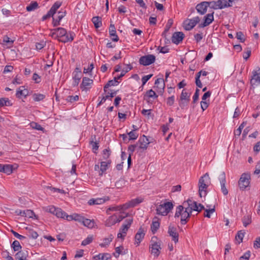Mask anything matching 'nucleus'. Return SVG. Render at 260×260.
I'll use <instances>...</instances> for the list:
<instances>
[{
	"label": "nucleus",
	"instance_id": "nucleus-1",
	"mask_svg": "<svg viewBox=\"0 0 260 260\" xmlns=\"http://www.w3.org/2000/svg\"><path fill=\"white\" fill-rule=\"evenodd\" d=\"M190 205L187 200L184 201L182 205H179L176 208L175 217H181L180 222L182 224H185L191 215L192 209Z\"/></svg>",
	"mask_w": 260,
	"mask_h": 260
},
{
	"label": "nucleus",
	"instance_id": "nucleus-2",
	"mask_svg": "<svg viewBox=\"0 0 260 260\" xmlns=\"http://www.w3.org/2000/svg\"><path fill=\"white\" fill-rule=\"evenodd\" d=\"M50 36L59 42L63 43L72 42L74 40L75 34L73 32H68L67 30L62 27H58L51 30Z\"/></svg>",
	"mask_w": 260,
	"mask_h": 260
},
{
	"label": "nucleus",
	"instance_id": "nucleus-3",
	"mask_svg": "<svg viewBox=\"0 0 260 260\" xmlns=\"http://www.w3.org/2000/svg\"><path fill=\"white\" fill-rule=\"evenodd\" d=\"M211 183L210 178L208 173L202 176L199 181V193L201 198L205 197L207 194V189Z\"/></svg>",
	"mask_w": 260,
	"mask_h": 260
},
{
	"label": "nucleus",
	"instance_id": "nucleus-4",
	"mask_svg": "<svg viewBox=\"0 0 260 260\" xmlns=\"http://www.w3.org/2000/svg\"><path fill=\"white\" fill-rule=\"evenodd\" d=\"M173 205L171 202H166L157 207L156 213L158 215L166 216L173 209Z\"/></svg>",
	"mask_w": 260,
	"mask_h": 260
},
{
	"label": "nucleus",
	"instance_id": "nucleus-5",
	"mask_svg": "<svg viewBox=\"0 0 260 260\" xmlns=\"http://www.w3.org/2000/svg\"><path fill=\"white\" fill-rule=\"evenodd\" d=\"M157 240L156 237H153L151 239V244L150 246L151 253L155 257H157L160 253V250L161 249V242L160 241H155Z\"/></svg>",
	"mask_w": 260,
	"mask_h": 260
},
{
	"label": "nucleus",
	"instance_id": "nucleus-6",
	"mask_svg": "<svg viewBox=\"0 0 260 260\" xmlns=\"http://www.w3.org/2000/svg\"><path fill=\"white\" fill-rule=\"evenodd\" d=\"M209 7L211 8L216 9H222L225 8H228L232 6L230 3H228L226 1L218 0L217 1L208 2Z\"/></svg>",
	"mask_w": 260,
	"mask_h": 260
},
{
	"label": "nucleus",
	"instance_id": "nucleus-7",
	"mask_svg": "<svg viewBox=\"0 0 260 260\" xmlns=\"http://www.w3.org/2000/svg\"><path fill=\"white\" fill-rule=\"evenodd\" d=\"M250 175L248 173H243L238 182V185L241 190H244L250 184Z\"/></svg>",
	"mask_w": 260,
	"mask_h": 260
},
{
	"label": "nucleus",
	"instance_id": "nucleus-8",
	"mask_svg": "<svg viewBox=\"0 0 260 260\" xmlns=\"http://www.w3.org/2000/svg\"><path fill=\"white\" fill-rule=\"evenodd\" d=\"M46 211L55 215L58 218H64V216H66V212L64 211L61 208H56L54 206L47 207Z\"/></svg>",
	"mask_w": 260,
	"mask_h": 260
},
{
	"label": "nucleus",
	"instance_id": "nucleus-9",
	"mask_svg": "<svg viewBox=\"0 0 260 260\" xmlns=\"http://www.w3.org/2000/svg\"><path fill=\"white\" fill-rule=\"evenodd\" d=\"M155 56L152 54H148L143 56L140 58L139 63L144 66H149L154 62Z\"/></svg>",
	"mask_w": 260,
	"mask_h": 260
},
{
	"label": "nucleus",
	"instance_id": "nucleus-10",
	"mask_svg": "<svg viewBox=\"0 0 260 260\" xmlns=\"http://www.w3.org/2000/svg\"><path fill=\"white\" fill-rule=\"evenodd\" d=\"M200 21V19L198 16L186 20L184 22V28L186 30H190L192 29L198 23H199Z\"/></svg>",
	"mask_w": 260,
	"mask_h": 260
},
{
	"label": "nucleus",
	"instance_id": "nucleus-11",
	"mask_svg": "<svg viewBox=\"0 0 260 260\" xmlns=\"http://www.w3.org/2000/svg\"><path fill=\"white\" fill-rule=\"evenodd\" d=\"M220 183L221 190L224 196L228 194V190L225 187L226 177L225 174L224 172H221L218 177Z\"/></svg>",
	"mask_w": 260,
	"mask_h": 260
},
{
	"label": "nucleus",
	"instance_id": "nucleus-12",
	"mask_svg": "<svg viewBox=\"0 0 260 260\" xmlns=\"http://www.w3.org/2000/svg\"><path fill=\"white\" fill-rule=\"evenodd\" d=\"M168 234L172 237V239L175 243L178 242L179 234L177 232L176 228L170 224L168 228Z\"/></svg>",
	"mask_w": 260,
	"mask_h": 260
},
{
	"label": "nucleus",
	"instance_id": "nucleus-13",
	"mask_svg": "<svg viewBox=\"0 0 260 260\" xmlns=\"http://www.w3.org/2000/svg\"><path fill=\"white\" fill-rule=\"evenodd\" d=\"M149 144V140L145 136H143L142 137H141L138 142L136 143V144L138 145L139 150H146Z\"/></svg>",
	"mask_w": 260,
	"mask_h": 260
},
{
	"label": "nucleus",
	"instance_id": "nucleus-14",
	"mask_svg": "<svg viewBox=\"0 0 260 260\" xmlns=\"http://www.w3.org/2000/svg\"><path fill=\"white\" fill-rule=\"evenodd\" d=\"M214 12L212 13H209L204 17V22L199 25V27L202 28L206 27L211 24L214 20Z\"/></svg>",
	"mask_w": 260,
	"mask_h": 260
},
{
	"label": "nucleus",
	"instance_id": "nucleus-15",
	"mask_svg": "<svg viewBox=\"0 0 260 260\" xmlns=\"http://www.w3.org/2000/svg\"><path fill=\"white\" fill-rule=\"evenodd\" d=\"M208 7H209L208 2H203L198 4L196 9L198 13L201 15H204L206 13Z\"/></svg>",
	"mask_w": 260,
	"mask_h": 260
},
{
	"label": "nucleus",
	"instance_id": "nucleus-16",
	"mask_svg": "<svg viewBox=\"0 0 260 260\" xmlns=\"http://www.w3.org/2000/svg\"><path fill=\"white\" fill-rule=\"evenodd\" d=\"M145 235L144 230L142 228H139L138 232L135 235V244L137 246H139L142 240L143 239L144 236Z\"/></svg>",
	"mask_w": 260,
	"mask_h": 260
},
{
	"label": "nucleus",
	"instance_id": "nucleus-17",
	"mask_svg": "<svg viewBox=\"0 0 260 260\" xmlns=\"http://www.w3.org/2000/svg\"><path fill=\"white\" fill-rule=\"evenodd\" d=\"M184 37V35L182 32H175L172 37V41L175 44H178L182 42Z\"/></svg>",
	"mask_w": 260,
	"mask_h": 260
},
{
	"label": "nucleus",
	"instance_id": "nucleus-18",
	"mask_svg": "<svg viewBox=\"0 0 260 260\" xmlns=\"http://www.w3.org/2000/svg\"><path fill=\"white\" fill-rule=\"evenodd\" d=\"M133 219L132 218L126 219L125 220L124 223H123L121 228L119 230L120 232H122L123 234H126V232L128 229L130 228Z\"/></svg>",
	"mask_w": 260,
	"mask_h": 260
},
{
	"label": "nucleus",
	"instance_id": "nucleus-19",
	"mask_svg": "<svg viewBox=\"0 0 260 260\" xmlns=\"http://www.w3.org/2000/svg\"><path fill=\"white\" fill-rule=\"evenodd\" d=\"M109 200V198L108 197H105L102 198L91 199L88 201V204L90 206L94 205H101Z\"/></svg>",
	"mask_w": 260,
	"mask_h": 260
},
{
	"label": "nucleus",
	"instance_id": "nucleus-20",
	"mask_svg": "<svg viewBox=\"0 0 260 260\" xmlns=\"http://www.w3.org/2000/svg\"><path fill=\"white\" fill-rule=\"evenodd\" d=\"M252 76L250 80L252 85H258L260 84V72L257 73L255 71L252 72Z\"/></svg>",
	"mask_w": 260,
	"mask_h": 260
},
{
	"label": "nucleus",
	"instance_id": "nucleus-21",
	"mask_svg": "<svg viewBox=\"0 0 260 260\" xmlns=\"http://www.w3.org/2000/svg\"><path fill=\"white\" fill-rule=\"evenodd\" d=\"M188 202L190 205H191L190 206L192 211L193 210L200 212L202 210L204 209V206L201 204H197L196 202L193 201L190 199H188Z\"/></svg>",
	"mask_w": 260,
	"mask_h": 260
},
{
	"label": "nucleus",
	"instance_id": "nucleus-22",
	"mask_svg": "<svg viewBox=\"0 0 260 260\" xmlns=\"http://www.w3.org/2000/svg\"><path fill=\"white\" fill-rule=\"evenodd\" d=\"M92 84V80L87 77H84L83 78L82 83L80 85V88L83 90L89 89L90 87H88V86H91Z\"/></svg>",
	"mask_w": 260,
	"mask_h": 260
},
{
	"label": "nucleus",
	"instance_id": "nucleus-23",
	"mask_svg": "<svg viewBox=\"0 0 260 260\" xmlns=\"http://www.w3.org/2000/svg\"><path fill=\"white\" fill-rule=\"evenodd\" d=\"M66 11L61 12L59 11L58 13V15L56 18H53V24L54 26H56L60 24V21L66 15Z\"/></svg>",
	"mask_w": 260,
	"mask_h": 260
},
{
	"label": "nucleus",
	"instance_id": "nucleus-24",
	"mask_svg": "<svg viewBox=\"0 0 260 260\" xmlns=\"http://www.w3.org/2000/svg\"><path fill=\"white\" fill-rule=\"evenodd\" d=\"M117 223V215L113 214L110 216L105 221V225L106 226H111Z\"/></svg>",
	"mask_w": 260,
	"mask_h": 260
},
{
	"label": "nucleus",
	"instance_id": "nucleus-25",
	"mask_svg": "<svg viewBox=\"0 0 260 260\" xmlns=\"http://www.w3.org/2000/svg\"><path fill=\"white\" fill-rule=\"evenodd\" d=\"M109 34L112 37L113 41L117 42L119 40V38L116 35L115 27L114 24H111L109 27Z\"/></svg>",
	"mask_w": 260,
	"mask_h": 260
},
{
	"label": "nucleus",
	"instance_id": "nucleus-26",
	"mask_svg": "<svg viewBox=\"0 0 260 260\" xmlns=\"http://www.w3.org/2000/svg\"><path fill=\"white\" fill-rule=\"evenodd\" d=\"M61 3L59 2H55L53 5L51 7L50 10L48 11L49 15H53L56 10L61 6Z\"/></svg>",
	"mask_w": 260,
	"mask_h": 260
},
{
	"label": "nucleus",
	"instance_id": "nucleus-27",
	"mask_svg": "<svg viewBox=\"0 0 260 260\" xmlns=\"http://www.w3.org/2000/svg\"><path fill=\"white\" fill-rule=\"evenodd\" d=\"M27 90L24 88L23 86L20 87L17 91L16 96L20 98L22 96H26L27 95Z\"/></svg>",
	"mask_w": 260,
	"mask_h": 260
},
{
	"label": "nucleus",
	"instance_id": "nucleus-28",
	"mask_svg": "<svg viewBox=\"0 0 260 260\" xmlns=\"http://www.w3.org/2000/svg\"><path fill=\"white\" fill-rule=\"evenodd\" d=\"M111 164V160H108L107 161H102L101 162L100 175H102L103 173L106 171L108 168V165Z\"/></svg>",
	"mask_w": 260,
	"mask_h": 260
},
{
	"label": "nucleus",
	"instance_id": "nucleus-29",
	"mask_svg": "<svg viewBox=\"0 0 260 260\" xmlns=\"http://www.w3.org/2000/svg\"><path fill=\"white\" fill-rule=\"evenodd\" d=\"M85 226L88 228H92L94 225V222L93 220L85 218L84 217V220L82 223Z\"/></svg>",
	"mask_w": 260,
	"mask_h": 260
},
{
	"label": "nucleus",
	"instance_id": "nucleus-30",
	"mask_svg": "<svg viewBox=\"0 0 260 260\" xmlns=\"http://www.w3.org/2000/svg\"><path fill=\"white\" fill-rule=\"evenodd\" d=\"M92 21L96 28H99L102 25V18L99 16L93 17Z\"/></svg>",
	"mask_w": 260,
	"mask_h": 260
},
{
	"label": "nucleus",
	"instance_id": "nucleus-31",
	"mask_svg": "<svg viewBox=\"0 0 260 260\" xmlns=\"http://www.w3.org/2000/svg\"><path fill=\"white\" fill-rule=\"evenodd\" d=\"M38 4L37 2L33 1L26 7V10L28 12L32 11L38 8Z\"/></svg>",
	"mask_w": 260,
	"mask_h": 260
},
{
	"label": "nucleus",
	"instance_id": "nucleus-32",
	"mask_svg": "<svg viewBox=\"0 0 260 260\" xmlns=\"http://www.w3.org/2000/svg\"><path fill=\"white\" fill-rule=\"evenodd\" d=\"M113 236L110 235L108 238H106L104 239L103 243L100 244V246L102 247H105L109 245L110 242L112 241Z\"/></svg>",
	"mask_w": 260,
	"mask_h": 260
},
{
	"label": "nucleus",
	"instance_id": "nucleus-33",
	"mask_svg": "<svg viewBox=\"0 0 260 260\" xmlns=\"http://www.w3.org/2000/svg\"><path fill=\"white\" fill-rule=\"evenodd\" d=\"M245 232L243 231H240L238 232L235 237V239L238 244H240L243 241Z\"/></svg>",
	"mask_w": 260,
	"mask_h": 260
},
{
	"label": "nucleus",
	"instance_id": "nucleus-34",
	"mask_svg": "<svg viewBox=\"0 0 260 260\" xmlns=\"http://www.w3.org/2000/svg\"><path fill=\"white\" fill-rule=\"evenodd\" d=\"M117 80L114 77V80H109L104 87L105 92H106L107 89L111 86H115L117 85Z\"/></svg>",
	"mask_w": 260,
	"mask_h": 260
},
{
	"label": "nucleus",
	"instance_id": "nucleus-35",
	"mask_svg": "<svg viewBox=\"0 0 260 260\" xmlns=\"http://www.w3.org/2000/svg\"><path fill=\"white\" fill-rule=\"evenodd\" d=\"M18 252L15 254L16 259L17 260H26L27 255L22 251Z\"/></svg>",
	"mask_w": 260,
	"mask_h": 260
},
{
	"label": "nucleus",
	"instance_id": "nucleus-36",
	"mask_svg": "<svg viewBox=\"0 0 260 260\" xmlns=\"http://www.w3.org/2000/svg\"><path fill=\"white\" fill-rule=\"evenodd\" d=\"M45 95L41 93H34L32 98L35 102H40L45 98Z\"/></svg>",
	"mask_w": 260,
	"mask_h": 260
},
{
	"label": "nucleus",
	"instance_id": "nucleus-37",
	"mask_svg": "<svg viewBox=\"0 0 260 260\" xmlns=\"http://www.w3.org/2000/svg\"><path fill=\"white\" fill-rule=\"evenodd\" d=\"M242 222H243V225L245 227H246L248 225L250 224L251 222V216L249 215H245L242 218Z\"/></svg>",
	"mask_w": 260,
	"mask_h": 260
},
{
	"label": "nucleus",
	"instance_id": "nucleus-38",
	"mask_svg": "<svg viewBox=\"0 0 260 260\" xmlns=\"http://www.w3.org/2000/svg\"><path fill=\"white\" fill-rule=\"evenodd\" d=\"M160 223L158 221H154V220L152 221V223L151 225V229L152 232L154 234L157 230L159 228Z\"/></svg>",
	"mask_w": 260,
	"mask_h": 260
},
{
	"label": "nucleus",
	"instance_id": "nucleus-39",
	"mask_svg": "<svg viewBox=\"0 0 260 260\" xmlns=\"http://www.w3.org/2000/svg\"><path fill=\"white\" fill-rule=\"evenodd\" d=\"M190 93L186 91L185 89H183L180 97V100L190 101Z\"/></svg>",
	"mask_w": 260,
	"mask_h": 260
},
{
	"label": "nucleus",
	"instance_id": "nucleus-40",
	"mask_svg": "<svg viewBox=\"0 0 260 260\" xmlns=\"http://www.w3.org/2000/svg\"><path fill=\"white\" fill-rule=\"evenodd\" d=\"M3 169V172L8 175L11 174L13 172L12 166L11 165H4Z\"/></svg>",
	"mask_w": 260,
	"mask_h": 260
},
{
	"label": "nucleus",
	"instance_id": "nucleus-41",
	"mask_svg": "<svg viewBox=\"0 0 260 260\" xmlns=\"http://www.w3.org/2000/svg\"><path fill=\"white\" fill-rule=\"evenodd\" d=\"M173 19H169L167 22L166 25L165 30H164V32L162 33V36H164V37H166V32L169 31V30L170 29V28L173 25Z\"/></svg>",
	"mask_w": 260,
	"mask_h": 260
},
{
	"label": "nucleus",
	"instance_id": "nucleus-42",
	"mask_svg": "<svg viewBox=\"0 0 260 260\" xmlns=\"http://www.w3.org/2000/svg\"><path fill=\"white\" fill-rule=\"evenodd\" d=\"M81 74H80V72H78V73H75L74 74L73 76V80H74V85L76 86L77 85L81 79Z\"/></svg>",
	"mask_w": 260,
	"mask_h": 260
},
{
	"label": "nucleus",
	"instance_id": "nucleus-43",
	"mask_svg": "<svg viewBox=\"0 0 260 260\" xmlns=\"http://www.w3.org/2000/svg\"><path fill=\"white\" fill-rule=\"evenodd\" d=\"M11 247L13 248L15 251H19L22 247L20 244V243L17 240H15L11 245Z\"/></svg>",
	"mask_w": 260,
	"mask_h": 260
},
{
	"label": "nucleus",
	"instance_id": "nucleus-44",
	"mask_svg": "<svg viewBox=\"0 0 260 260\" xmlns=\"http://www.w3.org/2000/svg\"><path fill=\"white\" fill-rule=\"evenodd\" d=\"M100 260H108L111 258L110 254L109 253L99 254L95 256Z\"/></svg>",
	"mask_w": 260,
	"mask_h": 260
},
{
	"label": "nucleus",
	"instance_id": "nucleus-45",
	"mask_svg": "<svg viewBox=\"0 0 260 260\" xmlns=\"http://www.w3.org/2000/svg\"><path fill=\"white\" fill-rule=\"evenodd\" d=\"M93 239V236L89 235L85 239H84L82 242L81 245L83 246H86V245L90 244V243H91Z\"/></svg>",
	"mask_w": 260,
	"mask_h": 260
},
{
	"label": "nucleus",
	"instance_id": "nucleus-46",
	"mask_svg": "<svg viewBox=\"0 0 260 260\" xmlns=\"http://www.w3.org/2000/svg\"><path fill=\"white\" fill-rule=\"evenodd\" d=\"M246 122H243L239 126V127H238V128H237L235 131V135H237L238 136H239L241 134V132H242V130L243 129V128L245 127V126L246 125Z\"/></svg>",
	"mask_w": 260,
	"mask_h": 260
},
{
	"label": "nucleus",
	"instance_id": "nucleus-47",
	"mask_svg": "<svg viewBox=\"0 0 260 260\" xmlns=\"http://www.w3.org/2000/svg\"><path fill=\"white\" fill-rule=\"evenodd\" d=\"M143 201V199L142 198H137L136 199L132 200L131 201V204H132L133 207H134L137 205L142 203Z\"/></svg>",
	"mask_w": 260,
	"mask_h": 260
},
{
	"label": "nucleus",
	"instance_id": "nucleus-48",
	"mask_svg": "<svg viewBox=\"0 0 260 260\" xmlns=\"http://www.w3.org/2000/svg\"><path fill=\"white\" fill-rule=\"evenodd\" d=\"M34 216L35 217H36L33 211L31 210H24V217H26L28 218H33Z\"/></svg>",
	"mask_w": 260,
	"mask_h": 260
},
{
	"label": "nucleus",
	"instance_id": "nucleus-49",
	"mask_svg": "<svg viewBox=\"0 0 260 260\" xmlns=\"http://www.w3.org/2000/svg\"><path fill=\"white\" fill-rule=\"evenodd\" d=\"M111 154L110 149L108 148L103 151V157L104 159H107Z\"/></svg>",
	"mask_w": 260,
	"mask_h": 260
},
{
	"label": "nucleus",
	"instance_id": "nucleus-50",
	"mask_svg": "<svg viewBox=\"0 0 260 260\" xmlns=\"http://www.w3.org/2000/svg\"><path fill=\"white\" fill-rule=\"evenodd\" d=\"M139 150V148H138V145L134 144V145H131L129 146L128 148V151L129 152V154H131V155H132L133 153V152L136 150Z\"/></svg>",
	"mask_w": 260,
	"mask_h": 260
},
{
	"label": "nucleus",
	"instance_id": "nucleus-51",
	"mask_svg": "<svg viewBox=\"0 0 260 260\" xmlns=\"http://www.w3.org/2000/svg\"><path fill=\"white\" fill-rule=\"evenodd\" d=\"M133 207L132 204H131V201L128 203H126L124 204L121 205L119 206L120 211L125 210L129 208Z\"/></svg>",
	"mask_w": 260,
	"mask_h": 260
},
{
	"label": "nucleus",
	"instance_id": "nucleus-52",
	"mask_svg": "<svg viewBox=\"0 0 260 260\" xmlns=\"http://www.w3.org/2000/svg\"><path fill=\"white\" fill-rule=\"evenodd\" d=\"M129 140H136L138 137V134L134 131H132L128 133Z\"/></svg>",
	"mask_w": 260,
	"mask_h": 260
},
{
	"label": "nucleus",
	"instance_id": "nucleus-53",
	"mask_svg": "<svg viewBox=\"0 0 260 260\" xmlns=\"http://www.w3.org/2000/svg\"><path fill=\"white\" fill-rule=\"evenodd\" d=\"M133 67L131 64H128L121 71V75L124 76L125 74L132 69Z\"/></svg>",
	"mask_w": 260,
	"mask_h": 260
},
{
	"label": "nucleus",
	"instance_id": "nucleus-54",
	"mask_svg": "<svg viewBox=\"0 0 260 260\" xmlns=\"http://www.w3.org/2000/svg\"><path fill=\"white\" fill-rule=\"evenodd\" d=\"M30 126L33 128L39 131H43V128L41 125L36 122H32L30 123Z\"/></svg>",
	"mask_w": 260,
	"mask_h": 260
},
{
	"label": "nucleus",
	"instance_id": "nucleus-55",
	"mask_svg": "<svg viewBox=\"0 0 260 260\" xmlns=\"http://www.w3.org/2000/svg\"><path fill=\"white\" fill-rule=\"evenodd\" d=\"M10 105V101L8 99L1 98L0 99V107L4 106H8Z\"/></svg>",
	"mask_w": 260,
	"mask_h": 260
},
{
	"label": "nucleus",
	"instance_id": "nucleus-56",
	"mask_svg": "<svg viewBox=\"0 0 260 260\" xmlns=\"http://www.w3.org/2000/svg\"><path fill=\"white\" fill-rule=\"evenodd\" d=\"M146 94L149 98L156 99L158 97V95H156V93L152 89H150L147 91Z\"/></svg>",
	"mask_w": 260,
	"mask_h": 260
},
{
	"label": "nucleus",
	"instance_id": "nucleus-57",
	"mask_svg": "<svg viewBox=\"0 0 260 260\" xmlns=\"http://www.w3.org/2000/svg\"><path fill=\"white\" fill-rule=\"evenodd\" d=\"M123 249L122 246H119L115 248V252L113 253L114 256L117 258L119 257V254L121 253L122 250Z\"/></svg>",
	"mask_w": 260,
	"mask_h": 260
},
{
	"label": "nucleus",
	"instance_id": "nucleus-58",
	"mask_svg": "<svg viewBox=\"0 0 260 260\" xmlns=\"http://www.w3.org/2000/svg\"><path fill=\"white\" fill-rule=\"evenodd\" d=\"M236 38L239 40L241 42H244L245 40L244 36L242 31L237 32L236 34Z\"/></svg>",
	"mask_w": 260,
	"mask_h": 260
},
{
	"label": "nucleus",
	"instance_id": "nucleus-59",
	"mask_svg": "<svg viewBox=\"0 0 260 260\" xmlns=\"http://www.w3.org/2000/svg\"><path fill=\"white\" fill-rule=\"evenodd\" d=\"M189 101L180 100L179 102V106L182 109H183L185 107L188 105Z\"/></svg>",
	"mask_w": 260,
	"mask_h": 260
},
{
	"label": "nucleus",
	"instance_id": "nucleus-60",
	"mask_svg": "<svg viewBox=\"0 0 260 260\" xmlns=\"http://www.w3.org/2000/svg\"><path fill=\"white\" fill-rule=\"evenodd\" d=\"M83 220H84L83 216L80 215V214L74 213V220L82 223Z\"/></svg>",
	"mask_w": 260,
	"mask_h": 260
},
{
	"label": "nucleus",
	"instance_id": "nucleus-61",
	"mask_svg": "<svg viewBox=\"0 0 260 260\" xmlns=\"http://www.w3.org/2000/svg\"><path fill=\"white\" fill-rule=\"evenodd\" d=\"M205 211L206 212V214H204V216L208 218H210L211 214L215 212V209L214 208H213L210 209H205Z\"/></svg>",
	"mask_w": 260,
	"mask_h": 260
},
{
	"label": "nucleus",
	"instance_id": "nucleus-62",
	"mask_svg": "<svg viewBox=\"0 0 260 260\" xmlns=\"http://www.w3.org/2000/svg\"><path fill=\"white\" fill-rule=\"evenodd\" d=\"M28 232L29 236H30L32 239H36L39 236L38 233L32 229H29Z\"/></svg>",
	"mask_w": 260,
	"mask_h": 260
},
{
	"label": "nucleus",
	"instance_id": "nucleus-63",
	"mask_svg": "<svg viewBox=\"0 0 260 260\" xmlns=\"http://www.w3.org/2000/svg\"><path fill=\"white\" fill-rule=\"evenodd\" d=\"M46 45V42L42 41L39 43H37L36 44V47L37 50H41Z\"/></svg>",
	"mask_w": 260,
	"mask_h": 260
},
{
	"label": "nucleus",
	"instance_id": "nucleus-64",
	"mask_svg": "<svg viewBox=\"0 0 260 260\" xmlns=\"http://www.w3.org/2000/svg\"><path fill=\"white\" fill-rule=\"evenodd\" d=\"M253 247L255 249H258L260 248V237L256 238L254 240Z\"/></svg>",
	"mask_w": 260,
	"mask_h": 260
}]
</instances>
